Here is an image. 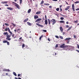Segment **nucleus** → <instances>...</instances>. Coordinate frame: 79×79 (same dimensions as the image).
Wrapping results in <instances>:
<instances>
[{
	"instance_id": "f257e3e1",
	"label": "nucleus",
	"mask_w": 79,
	"mask_h": 79,
	"mask_svg": "<svg viewBox=\"0 0 79 79\" xmlns=\"http://www.w3.org/2000/svg\"><path fill=\"white\" fill-rule=\"evenodd\" d=\"M10 34L9 35H8V33L7 32H5L3 33V35H6V40H7L10 41V40H11V38H9L10 36H12V37H14V36L15 35V34H13L12 33H9Z\"/></svg>"
},
{
	"instance_id": "f03ea898",
	"label": "nucleus",
	"mask_w": 79,
	"mask_h": 79,
	"mask_svg": "<svg viewBox=\"0 0 79 79\" xmlns=\"http://www.w3.org/2000/svg\"><path fill=\"white\" fill-rule=\"evenodd\" d=\"M56 21L54 19H52V20H49V19H48V20H45V21H44V23L45 24V25H47V24H49L52 23V25H54V24H55Z\"/></svg>"
},
{
	"instance_id": "7ed1b4c3",
	"label": "nucleus",
	"mask_w": 79,
	"mask_h": 79,
	"mask_svg": "<svg viewBox=\"0 0 79 79\" xmlns=\"http://www.w3.org/2000/svg\"><path fill=\"white\" fill-rule=\"evenodd\" d=\"M44 16L45 17H43L42 18V19L39 18L37 19H36V20H35V22H37L38 21H40V20H42V19H43V20H46V15Z\"/></svg>"
},
{
	"instance_id": "20e7f679",
	"label": "nucleus",
	"mask_w": 79,
	"mask_h": 79,
	"mask_svg": "<svg viewBox=\"0 0 79 79\" xmlns=\"http://www.w3.org/2000/svg\"><path fill=\"white\" fill-rule=\"evenodd\" d=\"M64 44H62L61 46H60V48H63V49L66 48L68 47V46H64Z\"/></svg>"
},
{
	"instance_id": "39448f33",
	"label": "nucleus",
	"mask_w": 79,
	"mask_h": 79,
	"mask_svg": "<svg viewBox=\"0 0 79 79\" xmlns=\"http://www.w3.org/2000/svg\"><path fill=\"white\" fill-rule=\"evenodd\" d=\"M8 31V32L9 33H11V32L10 31V30H9V28H5V30H3V31Z\"/></svg>"
},
{
	"instance_id": "423d86ee",
	"label": "nucleus",
	"mask_w": 79,
	"mask_h": 79,
	"mask_svg": "<svg viewBox=\"0 0 79 79\" xmlns=\"http://www.w3.org/2000/svg\"><path fill=\"white\" fill-rule=\"evenodd\" d=\"M13 3V4H15V7H16V8H17V9H19V6L18 5V4L15 3V2H12Z\"/></svg>"
},
{
	"instance_id": "0eeeda50",
	"label": "nucleus",
	"mask_w": 79,
	"mask_h": 79,
	"mask_svg": "<svg viewBox=\"0 0 79 79\" xmlns=\"http://www.w3.org/2000/svg\"><path fill=\"white\" fill-rule=\"evenodd\" d=\"M20 29L19 28V29H17V30H14V32H17V33L19 34V33L20 32Z\"/></svg>"
},
{
	"instance_id": "6e6552de",
	"label": "nucleus",
	"mask_w": 79,
	"mask_h": 79,
	"mask_svg": "<svg viewBox=\"0 0 79 79\" xmlns=\"http://www.w3.org/2000/svg\"><path fill=\"white\" fill-rule=\"evenodd\" d=\"M72 10H73V11H74V10H79V8H77L76 9V10H74V4H72Z\"/></svg>"
},
{
	"instance_id": "1a4fd4ad",
	"label": "nucleus",
	"mask_w": 79,
	"mask_h": 79,
	"mask_svg": "<svg viewBox=\"0 0 79 79\" xmlns=\"http://www.w3.org/2000/svg\"><path fill=\"white\" fill-rule=\"evenodd\" d=\"M7 10H13V8H12L11 7H7Z\"/></svg>"
},
{
	"instance_id": "9d476101",
	"label": "nucleus",
	"mask_w": 79,
	"mask_h": 79,
	"mask_svg": "<svg viewBox=\"0 0 79 79\" xmlns=\"http://www.w3.org/2000/svg\"><path fill=\"white\" fill-rule=\"evenodd\" d=\"M38 18V16L37 15H34V19H36Z\"/></svg>"
},
{
	"instance_id": "9b49d317",
	"label": "nucleus",
	"mask_w": 79,
	"mask_h": 79,
	"mask_svg": "<svg viewBox=\"0 0 79 79\" xmlns=\"http://www.w3.org/2000/svg\"><path fill=\"white\" fill-rule=\"evenodd\" d=\"M4 72H9V70L8 69H4L3 70Z\"/></svg>"
},
{
	"instance_id": "f8f14e48",
	"label": "nucleus",
	"mask_w": 79,
	"mask_h": 79,
	"mask_svg": "<svg viewBox=\"0 0 79 79\" xmlns=\"http://www.w3.org/2000/svg\"><path fill=\"white\" fill-rule=\"evenodd\" d=\"M69 8H70V6H68L67 8H65V9H64V10H69Z\"/></svg>"
},
{
	"instance_id": "ddd939ff",
	"label": "nucleus",
	"mask_w": 79,
	"mask_h": 79,
	"mask_svg": "<svg viewBox=\"0 0 79 79\" xmlns=\"http://www.w3.org/2000/svg\"><path fill=\"white\" fill-rule=\"evenodd\" d=\"M36 25L39 26V27H43V25H40V24L36 23Z\"/></svg>"
},
{
	"instance_id": "4468645a",
	"label": "nucleus",
	"mask_w": 79,
	"mask_h": 79,
	"mask_svg": "<svg viewBox=\"0 0 79 79\" xmlns=\"http://www.w3.org/2000/svg\"><path fill=\"white\" fill-rule=\"evenodd\" d=\"M3 43H9V42H7V40H4V41H3Z\"/></svg>"
},
{
	"instance_id": "2eb2a0df",
	"label": "nucleus",
	"mask_w": 79,
	"mask_h": 79,
	"mask_svg": "<svg viewBox=\"0 0 79 79\" xmlns=\"http://www.w3.org/2000/svg\"><path fill=\"white\" fill-rule=\"evenodd\" d=\"M71 40V38H65V39L64 40Z\"/></svg>"
},
{
	"instance_id": "dca6fc26",
	"label": "nucleus",
	"mask_w": 79,
	"mask_h": 79,
	"mask_svg": "<svg viewBox=\"0 0 79 79\" xmlns=\"http://www.w3.org/2000/svg\"><path fill=\"white\" fill-rule=\"evenodd\" d=\"M40 14V11L36 12V13H35V14L36 15Z\"/></svg>"
},
{
	"instance_id": "f3484780",
	"label": "nucleus",
	"mask_w": 79,
	"mask_h": 79,
	"mask_svg": "<svg viewBox=\"0 0 79 79\" xmlns=\"http://www.w3.org/2000/svg\"><path fill=\"white\" fill-rule=\"evenodd\" d=\"M68 30H67V31H70V30H71V28H72V26L70 27H69L68 28Z\"/></svg>"
},
{
	"instance_id": "a211bd4d",
	"label": "nucleus",
	"mask_w": 79,
	"mask_h": 79,
	"mask_svg": "<svg viewBox=\"0 0 79 79\" xmlns=\"http://www.w3.org/2000/svg\"><path fill=\"white\" fill-rule=\"evenodd\" d=\"M7 3V1H5V2H2V4H6Z\"/></svg>"
},
{
	"instance_id": "6ab92c4d",
	"label": "nucleus",
	"mask_w": 79,
	"mask_h": 79,
	"mask_svg": "<svg viewBox=\"0 0 79 79\" xmlns=\"http://www.w3.org/2000/svg\"><path fill=\"white\" fill-rule=\"evenodd\" d=\"M24 47H25V44H23L22 45V48H24Z\"/></svg>"
},
{
	"instance_id": "aec40b11",
	"label": "nucleus",
	"mask_w": 79,
	"mask_h": 79,
	"mask_svg": "<svg viewBox=\"0 0 79 79\" xmlns=\"http://www.w3.org/2000/svg\"><path fill=\"white\" fill-rule=\"evenodd\" d=\"M27 20H28V19L26 18V19L24 20V23H26V22H27Z\"/></svg>"
},
{
	"instance_id": "412c9836",
	"label": "nucleus",
	"mask_w": 79,
	"mask_h": 79,
	"mask_svg": "<svg viewBox=\"0 0 79 79\" xmlns=\"http://www.w3.org/2000/svg\"><path fill=\"white\" fill-rule=\"evenodd\" d=\"M27 25H28V26H31V23H29V22H27Z\"/></svg>"
},
{
	"instance_id": "4be33fe9",
	"label": "nucleus",
	"mask_w": 79,
	"mask_h": 79,
	"mask_svg": "<svg viewBox=\"0 0 79 79\" xmlns=\"http://www.w3.org/2000/svg\"><path fill=\"white\" fill-rule=\"evenodd\" d=\"M43 3H44V1H41V3H40V5H42L43 4Z\"/></svg>"
},
{
	"instance_id": "5701e85b",
	"label": "nucleus",
	"mask_w": 79,
	"mask_h": 79,
	"mask_svg": "<svg viewBox=\"0 0 79 79\" xmlns=\"http://www.w3.org/2000/svg\"><path fill=\"white\" fill-rule=\"evenodd\" d=\"M60 31H63V28H62V27H60Z\"/></svg>"
},
{
	"instance_id": "b1692460",
	"label": "nucleus",
	"mask_w": 79,
	"mask_h": 79,
	"mask_svg": "<svg viewBox=\"0 0 79 79\" xmlns=\"http://www.w3.org/2000/svg\"><path fill=\"white\" fill-rule=\"evenodd\" d=\"M61 7H62V5H60V10H60V11H62V8Z\"/></svg>"
},
{
	"instance_id": "393cba45",
	"label": "nucleus",
	"mask_w": 79,
	"mask_h": 79,
	"mask_svg": "<svg viewBox=\"0 0 79 79\" xmlns=\"http://www.w3.org/2000/svg\"><path fill=\"white\" fill-rule=\"evenodd\" d=\"M31 12V9H28V10H27V13H29Z\"/></svg>"
},
{
	"instance_id": "a878e982",
	"label": "nucleus",
	"mask_w": 79,
	"mask_h": 79,
	"mask_svg": "<svg viewBox=\"0 0 79 79\" xmlns=\"http://www.w3.org/2000/svg\"><path fill=\"white\" fill-rule=\"evenodd\" d=\"M60 23H64V21H60Z\"/></svg>"
},
{
	"instance_id": "bb28decb",
	"label": "nucleus",
	"mask_w": 79,
	"mask_h": 79,
	"mask_svg": "<svg viewBox=\"0 0 79 79\" xmlns=\"http://www.w3.org/2000/svg\"><path fill=\"white\" fill-rule=\"evenodd\" d=\"M44 5H45L46 6H48L49 5V4L48 3H44Z\"/></svg>"
},
{
	"instance_id": "cd10ccee",
	"label": "nucleus",
	"mask_w": 79,
	"mask_h": 79,
	"mask_svg": "<svg viewBox=\"0 0 79 79\" xmlns=\"http://www.w3.org/2000/svg\"><path fill=\"white\" fill-rule=\"evenodd\" d=\"M13 74L14 75V76H16V73L14 72H13Z\"/></svg>"
},
{
	"instance_id": "c85d7f7f",
	"label": "nucleus",
	"mask_w": 79,
	"mask_h": 79,
	"mask_svg": "<svg viewBox=\"0 0 79 79\" xmlns=\"http://www.w3.org/2000/svg\"><path fill=\"white\" fill-rule=\"evenodd\" d=\"M64 19V18H63V17H61L60 18V19L61 20H63Z\"/></svg>"
},
{
	"instance_id": "c756f323",
	"label": "nucleus",
	"mask_w": 79,
	"mask_h": 79,
	"mask_svg": "<svg viewBox=\"0 0 79 79\" xmlns=\"http://www.w3.org/2000/svg\"><path fill=\"white\" fill-rule=\"evenodd\" d=\"M42 37H43V35L41 36V37H40V38H39L40 40V39H42Z\"/></svg>"
},
{
	"instance_id": "7c9ffc66",
	"label": "nucleus",
	"mask_w": 79,
	"mask_h": 79,
	"mask_svg": "<svg viewBox=\"0 0 79 79\" xmlns=\"http://www.w3.org/2000/svg\"><path fill=\"white\" fill-rule=\"evenodd\" d=\"M19 40H21V41H23V39H22V37L21 38H19Z\"/></svg>"
},
{
	"instance_id": "2f4dec72",
	"label": "nucleus",
	"mask_w": 79,
	"mask_h": 79,
	"mask_svg": "<svg viewBox=\"0 0 79 79\" xmlns=\"http://www.w3.org/2000/svg\"><path fill=\"white\" fill-rule=\"evenodd\" d=\"M12 24L13 25V26L15 27L16 26V25L15 24H14V23H12Z\"/></svg>"
},
{
	"instance_id": "473e14b6",
	"label": "nucleus",
	"mask_w": 79,
	"mask_h": 79,
	"mask_svg": "<svg viewBox=\"0 0 79 79\" xmlns=\"http://www.w3.org/2000/svg\"><path fill=\"white\" fill-rule=\"evenodd\" d=\"M78 3H79V1H77V2H74V3H75V4Z\"/></svg>"
},
{
	"instance_id": "72a5a7b5",
	"label": "nucleus",
	"mask_w": 79,
	"mask_h": 79,
	"mask_svg": "<svg viewBox=\"0 0 79 79\" xmlns=\"http://www.w3.org/2000/svg\"><path fill=\"white\" fill-rule=\"evenodd\" d=\"M77 48H79V45L77 44Z\"/></svg>"
},
{
	"instance_id": "f704fd0d",
	"label": "nucleus",
	"mask_w": 79,
	"mask_h": 79,
	"mask_svg": "<svg viewBox=\"0 0 79 79\" xmlns=\"http://www.w3.org/2000/svg\"><path fill=\"white\" fill-rule=\"evenodd\" d=\"M59 38H60V39H63V37L61 36H60V37H59Z\"/></svg>"
},
{
	"instance_id": "c9c22d12",
	"label": "nucleus",
	"mask_w": 79,
	"mask_h": 79,
	"mask_svg": "<svg viewBox=\"0 0 79 79\" xmlns=\"http://www.w3.org/2000/svg\"><path fill=\"white\" fill-rule=\"evenodd\" d=\"M16 76H17L18 77H19L20 76V74H18L17 75H16Z\"/></svg>"
},
{
	"instance_id": "e433bc0d",
	"label": "nucleus",
	"mask_w": 79,
	"mask_h": 79,
	"mask_svg": "<svg viewBox=\"0 0 79 79\" xmlns=\"http://www.w3.org/2000/svg\"><path fill=\"white\" fill-rule=\"evenodd\" d=\"M60 10L59 8H56V11H58V10Z\"/></svg>"
},
{
	"instance_id": "4c0bfd02",
	"label": "nucleus",
	"mask_w": 79,
	"mask_h": 79,
	"mask_svg": "<svg viewBox=\"0 0 79 79\" xmlns=\"http://www.w3.org/2000/svg\"><path fill=\"white\" fill-rule=\"evenodd\" d=\"M19 4H22V0H19Z\"/></svg>"
},
{
	"instance_id": "58836bf2",
	"label": "nucleus",
	"mask_w": 79,
	"mask_h": 79,
	"mask_svg": "<svg viewBox=\"0 0 79 79\" xmlns=\"http://www.w3.org/2000/svg\"><path fill=\"white\" fill-rule=\"evenodd\" d=\"M58 45H57V44H56L55 45V48H57V47H58Z\"/></svg>"
},
{
	"instance_id": "ea45409f",
	"label": "nucleus",
	"mask_w": 79,
	"mask_h": 79,
	"mask_svg": "<svg viewBox=\"0 0 79 79\" xmlns=\"http://www.w3.org/2000/svg\"><path fill=\"white\" fill-rule=\"evenodd\" d=\"M65 27H67V28L70 27H69V26H68V25L65 26Z\"/></svg>"
},
{
	"instance_id": "a19ab883",
	"label": "nucleus",
	"mask_w": 79,
	"mask_h": 79,
	"mask_svg": "<svg viewBox=\"0 0 79 79\" xmlns=\"http://www.w3.org/2000/svg\"><path fill=\"white\" fill-rule=\"evenodd\" d=\"M59 37H58V36L57 35H55V38L58 39Z\"/></svg>"
},
{
	"instance_id": "79ce46f5",
	"label": "nucleus",
	"mask_w": 79,
	"mask_h": 79,
	"mask_svg": "<svg viewBox=\"0 0 79 79\" xmlns=\"http://www.w3.org/2000/svg\"><path fill=\"white\" fill-rule=\"evenodd\" d=\"M43 32H46V30H43Z\"/></svg>"
},
{
	"instance_id": "37998d69",
	"label": "nucleus",
	"mask_w": 79,
	"mask_h": 79,
	"mask_svg": "<svg viewBox=\"0 0 79 79\" xmlns=\"http://www.w3.org/2000/svg\"><path fill=\"white\" fill-rule=\"evenodd\" d=\"M77 23V20H76V21H74V23Z\"/></svg>"
},
{
	"instance_id": "c03bdc74",
	"label": "nucleus",
	"mask_w": 79,
	"mask_h": 79,
	"mask_svg": "<svg viewBox=\"0 0 79 79\" xmlns=\"http://www.w3.org/2000/svg\"><path fill=\"white\" fill-rule=\"evenodd\" d=\"M76 51H77V52H78V53H79V50H76Z\"/></svg>"
},
{
	"instance_id": "a18cd8bd",
	"label": "nucleus",
	"mask_w": 79,
	"mask_h": 79,
	"mask_svg": "<svg viewBox=\"0 0 79 79\" xmlns=\"http://www.w3.org/2000/svg\"><path fill=\"white\" fill-rule=\"evenodd\" d=\"M52 1H53L54 2H57V0H52Z\"/></svg>"
},
{
	"instance_id": "49530a36",
	"label": "nucleus",
	"mask_w": 79,
	"mask_h": 79,
	"mask_svg": "<svg viewBox=\"0 0 79 79\" xmlns=\"http://www.w3.org/2000/svg\"><path fill=\"white\" fill-rule=\"evenodd\" d=\"M15 79H22V78H17L15 77Z\"/></svg>"
},
{
	"instance_id": "de8ad7c7",
	"label": "nucleus",
	"mask_w": 79,
	"mask_h": 79,
	"mask_svg": "<svg viewBox=\"0 0 79 79\" xmlns=\"http://www.w3.org/2000/svg\"><path fill=\"white\" fill-rule=\"evenodd\" d=\"M7 43V45H9V43Z\"/></svg>"
},
{
	"instance_id": "09e8293b",
	"label": "nucleus",
	"mask_w": 79,
	"mask_h": 79,
	"mask_svg": "<svg viewBox=\"0 0 79 79\" xmlns=\"http://www.w3.org/2000/svg\"><path fill=\"white\" fill-rule=\"evenodd\" d=\"M69 42H70V41H68V42H67V44H69Z\"/></svg>"
},
{
	"instance_id": "8fccbe9b",
	"label": "nucleus",
	"mask_w": 79,
	"mask_h": 79,
	"mask_svg": "<svg viewBox=\"0 0 79 79\" xmlns=\"http://www.w3.org/2000/svg\"><path fill=\"white\" fill-rule=\"evenodd\" d=\"M12 37L13 38V39H15L16 38V36H14V37Z\"/></svg>"
},
{
	"instance_id": "3c124183",
	"label": "nucleus",
	"mask_w": 79,
	"mask_h": 79,
	"mask_svg": "<svg viewBox=\"0 0 79 79\" xmlns=\"http://www.w3.org/2000/svg\"><path fill=\"white\" fill-rule=\"evenodd\" d=\"M12 37L13 38V39H15L16 38V36H14V37Z\"/></svg>"
},
{
	"instance_id": "603ef678",
	"label": "nucleus",
	"mask_w": 79,
	"mask_h": 79,
	"mask_svg": "<svg viewBox=\"0 0 79 79\" xmlns=\"http://www.w3.org/2000/svg\"><path fill=\"white\" fill-rule=\"evenodd\" d=\"M4 6H8V5H7V4L5 5H4Z\"/></svg>"
},
{
	"instance_id": "864d4df0",
	"label": "nucleus",
	"mask_w": 79,
	"mask_h": 79,
	"mask_svg": "<svg viewBox=\"0 0 79 79\" xmlns=\"http://www.w3.org/2000/svg\"><path fill=\"white\" fill-rule=\"evenodd\" d=\"M4 24H5V25L8 26V24H7L5 23Z\"/></svg>"
},
{
	"instance_id": "5fc2aeb1",
	"label": "nucleus",
	"mask_w": 79,
	"mask_h": 79,
	"mask_svg": "<svg viewBox=\"0 0 79 79\" xmlns=\"http://www.w3.org/2000/svg\"><path fill=\"white\" fill-rule=\"evenodd\" d=\"M73 38H75V35H73Z\"/></svg>"
},
{
	"instance_id": "6e6d98bb",
	"label": "nucleus",
	"mask_w": 79,
	"mask_h": 79,
	"mask_svg": "<svg viewBox=\"0 0 79 79\" xmlns=\"http://www.w3.org/2000/svg\"><path fill=\"white\" fill-rule=\"evenodd\" d=\"M35 6H36V7H37V4H35Z\"/></svg>"
},
{
	"instance_id": "4d7b16f0",
	"label": "nucleus",
	"mask_w": 79,
	"mask_h": 79,
	"mask_svg": "<svg viewBox=\"0 0 79 79\" xmlns=\"http://www.w3.org/2000/svg\"><path fill=\"white\" fill-rule=\"evenodd\" d=\"M66 23H67V24H69V22H66Z\"/></svg>"
},
{
	"instance_id": "13d9d810",
	"label": "nucleus",
	"mask_w": 79,
	"mask_h": 79,
	"mask_svg": "<svg viewBox=\"0 0 79 79\" xmlns=\"http://www.w3.org/2000/svg\"><path fill=\"white\" fill-rule=\"evenodd\" d=\"M49 8H52V7H51V6H49Z\"/></svg>"
},
{
	"instance_id": "bf43d9fd",
	"label": "nucleus",
	"mask_w": 79,
	"mask_h": 79,
	"mask_svg": "<svg viewBox=\"0 0 79 79\" xmlns=\"http://www.w3.org/2000/svg\"><path fill=\"white\" fill-rule=\"evenodd\" d=\"M79 25V23H77V25Z\"/></svg>"
},
{
	"instance_id": "052dcab7",
	"label": "nucleus",
	"mask_w": 79,
	"mask_h": 79,
	"mask_svg": "<svg viewBox=\"0 0 79 79\" xmlns=\"http://www.w3.org/2000/svg\"><path fill=\"white\" fill-rule=\"evenodd\" d=\"M8 75V73H6V76Z\"/></svg>"
},
{
	"instance_id": "680f3d73",
	"label": "nucleus",
	"mask_w": 79,
	"mask_h": 79,
	"mask_svg": "<svg viewBox=\"0 0 79 79\" xmlns=\"http://www.w3.org/2000/svg\"><path fill=\"white\" fill-rule=\"evenodd\" d=\"M48 40L49 41V39H48Z\"/></svg>"
},
{
	"instance_id": "e2e57ef3",
	"label": "nucleus",
	"mask_w": 79,
	"mask_h": 79,
	"mask_svg": "<svg viewBox=\"0 0 79 79\" xmlns=\"http://www.w3.org/2000/svg\"><path fill=\"white\" fill-rule=\"evenodd\" d=\"M65 3L67 4V5H68V2H65Z\"/></svg>"
},
{
	"instance_id": "0e129e2a",
	"label": "nucleus",
	"mask_w": 79,
	"mask_h": 79,
	"mask_svg": "<svg viewBox=\"0 0 79 79\" xmlns=\"http://www.w3.org/2000/svg\"><path fill=\"white\" fill-rule=\"evenodd\" d=\"M17 0H14V2H16V1Z\"/></svg>"
},
{
	"instance_id": "69168bd1",
	"label": "nucleus",
	"mask_w": 79,
	"mask_h": 79,
	"mask_svg": "<svg viewBox=\"0 0 79 79\" xmlns=\"http://www.w3.org/2000/svg\"><path fill=\"white\" fill-rule=\"evenodd\" d=\"M54 55H56V53H55V54H54Z\"/></svg>"
},
{
	"instance_id": "338daca9",
	"label": "nucleus",
	"mask_w": 79,
	"mask_h": 79,
	"mask_svg": "<svg viewBox=\"0 0 79 79\" xmlns=\"http://www.w3.org/2000/svg\"><path fill=\"white\" fill-rule=\"evenodd\" d=\"M62 16L64 17V15H62Z\"/></svg>"
},
{
	"instance_id": "774afa93",
	"label": "nucleus",
	"mask_w": 79,
	"mask_h": 79,
	"mask_svg": "<svg viewBox=\"0 0 79 79\" xmlns=\"http://www.w3.org/2000/svg\"><path fill=\"white\" fill-rule=\"evenodd\" d=\"M30 1H31V0H30Z\"/></svg>"
}]
</instances>
